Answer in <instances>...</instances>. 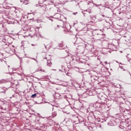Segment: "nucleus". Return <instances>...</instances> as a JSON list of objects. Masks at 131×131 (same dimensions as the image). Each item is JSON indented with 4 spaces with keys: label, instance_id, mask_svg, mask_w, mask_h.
Masks as SVG:
<instances>
[{
    "label": "nucleus",
    "instance_id": "obj_12",
    "mask_svg": "<svg viewBox=\"0 0 131 131\" xmlns=\"http://www.w3.org/2000/svg\"><path fill=\"white\" fill-rule=\"evenodd\" d=\"M28 3H29V2L28 1H27V0H26V1H25L24 2V4L25 5H28Z\"/></svg>",
    "mask_w": 131,
    "mask_h": 131
},
{
    "label": "nucleus",
    "instance_id": "obj_33",
    "mask_svg": "<svg viewBox=\"0 0 131 131\" xmlns=\"http://www.w3.org/2000/svg\"><path fill=\"white\" fill-rule=\"evenodd\" d=\"M77 118H78V117H77Z\"/></svg>",
    "mask_w": 131,
    "mask_h": 131
},
{
    "label": "nucleus",
    "instance_id": "obj_13",
    "mask_svg": "<svg viewBox=\"0 0 131 131\" xmlns=\"http://www.w3.org/2000/svg\"><path fill=\"white\" fill-rule=\"evenodd\" d=\"M2 90H3V91H2V93H6V91H7V89H6V88H3Z\"/></svg>",
    "mask_w": 131,
    "mask_h": 131
},
{
    "label": "nucleus",
    "instance_id": "obj_29",
    "mask_svg": "<svg viewBox=\"0 0 131 131\" xmlns=\"http://www.w3.org/2000/svg\"><path fill=\"white\" fill-rule=\"evenodd\" d=\"M36 35V36L37 37V35Z\"/></svg>",
    "mask_w": 131,
    "mask_h": 131
},
{
    "label": "nucleus",
    "instance_id": "obj_8",
    "mask_svg": "<svg viewBox=\"0 0 131 131\" xmlns=\"http://www.w3.org/2000/svg\"><path fill=\"white\" fill-rule=\"evenodd\" d=\"M126 58H127V60L128 61V62H129V61H130L131 60V54H128L126 56Z\"/></svg>",
    "mask_w": 131,
    "mask_h": 131
},
{
    "label": "nucleus",
    "instance_id": "obj_7",
    "mask_svg": "<svg viewBox=\"0 0 131 131\" xmlns=\"http://www.w3.org/2000/svg\"><path fill=\"white\" fill-rule=\"evenodd\" d=\"M113 47V43H110L108 44L107 49H108L109 50H112Z\"/></svg>",
    "mask_w": 131,
    "mask_h": 131
},
{
    "label": "nucleus",
    "instance_id": "obj_11",
    "mask_svg": "<svg viewBox=\"0 0 131 131\" xmlns=\"http://www.w3.org/2000/svg\"><path fill=\"white\" fill-rule=\"evenodd\" d=\"M91 20H95L96 19V16L94 15L93 16H92L90 15Z\"/></svg>",
    "mask_w": 131,
    "mask_h": 131
},
{
    "label": "nucleus",
    "instance_id": "obj_32",
    "mask_svg": "<svg viewBox=\"0 0 131 131\" xmlns=\"http://www.w3.org/2000/svg\"><path fill=\"white\" fill-rule=\"evenodd\" d=\"M59 71H61V70H59Z\"/></svg>",
    "mask_w": 131,
    "mask_h": 131
},
{
    "label": "nucleus",
    "instance_id": "obj_24",
    "mask_svg": "<svg viewBox=\"0 0 131 131\" xmlns=\"http://www.w3.org/2000/svg\"><path fill=\"white\" fill-rule=\"evenodd\" d=\"M39 37H41V36L40 35H39Z\"/></svg>",
    "mask_w": 131,
    "mask_h": 131
},
{
    "label": "nucleus",
    "instance_id": "obj_10",
    "mask_svg": "<svg viewBox=\"0 0 131 131\" xmlns=\"http://www.w3.org/2000/svg\"><path fill=\"white\" fill-rule=\"evenodd\" d=\"M112 51H117V47L114 46V45H113V47L112 48Z\"/></svg>",
    "mask_w": 131,
    "mask_h": 131
},
{
    "label": "nucleus",
    "instance_id": "obj_30",
    "mask_svg": "<svg viewBox=\"0 0 131 131\" xmlns=\"http://www.w3.org/2000/svg\"><path fill=\"white\" fill-rule=\"evenodd\" d=\"M129 74H130V76H131V74H130V73H129Z\"/></svg>",
    "mask_w": 131,
    "mask_h": 131
},
{
    "label": "nucleus",
    "instance_id": "obj_27",
    "mask_svg": "<svg viewBox=\"0 0 131 131\" xmlns=\"http://www.w3.org/2000/svg\"><path fill=\"white\" fill-rule=\"evenodd\" d=\"M31 45L33 46H34V45H33V44H32Z\"/></svg>",
    "mask_w": 131,
    "mask_h": 131
},
{
    "label": "nucleus",
    "instance_id": "obj_5",
    "mask_svg": "<svg viewBox=\"0 0 131 131\" xmlns=\"http://www.w3.org/2000/svg\"><path fill=\"white\" fill-rule=\"evenodd\" d=\"M100 100V102L101 103H102V104H104L105 103V102L106 101L105 100V98H104V97L102 96L101 98H99Z\"/></svg>",
    "mask_w": 131,
    "mask_h": 131
},
{
    "label": "nucleus",
    "instance_id": "obj_14",
    "mask_svg": "<svg viewBox=\"0 0 131 131\" xmlns=\"http://www.w3.org/2000/svg\"><path fill=\"white\" fill-rule=\"evenodd\" d=\"M36 93H35V94H33V95H32V96H31V98H35V97H36Z\"/></svg>",
    "mask_w": 131,
    "mask_h": 131
},
{
    "label": "nucleus",
    "instance_id": "obj_23",
    "mask_svg": "<svg viewBox=\"0 0 131 131\" xmlns=\"http://www.w3.org/2000/svg\"><path fill=\"white\" fill-rule=\"evenodd\" d=\"M37 71H38V70H36V72H37Z\"/></svg>",
    "mask_w": 131,
    "mask_h": 131
},
{
    "label": "nucleus",
    "instance_id": "obj_18",
    "mask_svg": "<svg viewBox=\"0 0 131 131\" xmlns=\"http://www.w3.org/2000/svg\"><path fill=\"white\" fill-rule=\"evenodd\" d=\"M73 14V15H76V14H77V12H74Z\"/></svg>",
    "mask_w": 131,
    "mask_h": 131
},
{
    "label": "nucleus",
    "instance_id": "obj_3",
    "mask_svg": "<svg viewBox=\"0 0 131 131\" xmlns=\"http://www.w3.org/2000/svg\"><path fill=\"white\" fill-rule=\"evenodd\" d=\"M82 13L84 17H86V15H88V13H89V14H91V13H92V11L85 10H83V11H82Z\"/></svg>",
    "mask_w": 131,
    "mask_h": 131
},
{
    "label": "nucleus",
    "instance_id": "obj_1",
    "mask_svg": "<svg viewBox=\"0 0 131 131\" xmlns=\"http://www.w3.org/2000/svg\"><path fill=\"white\" fill-rule=\"evenodd\" d=\"M95 38L97 39V40H100V39H102V38H104V35L103 34H100L97 32H95V35H94Z\"/></svg>",
    "mask_w": 131,
    "mask_h": 131
},
{
    "label": "nucleus",
    "instance_id": "obj_22",
    "mask_svg": "<svg viewBox=\"0 0 131 131\" xmlns=\"http://www.w3.org/2000/svg\"><path fill=\"white\" fill-rule=\"evenodd\" d=\"M53 124H54V125L56 124V122H53Z\"/></svg>",
    "mask_w": 131,
    "mask_h": 131
},
{
    "label": "nucleus",
    "instance_id": "obj_6",
    "mask_svg": "<svg viewBox=\"0 0 131 131\" xmlns=\"http://www.w3.org/2000/svg\"><path fill=\"white\" fill-rule=\"evenodd\" d=\"M56 116H57V112H54L52 113V116L50 117H51V118H54V117H56Z\"/></svg>",
    "mask_w": 131,
    "mask_h": 131
},
{
    "label": "nucleus",
    "instance_id": "obj_26",
    "mask_svg": "<svg viewBox=\"0 0 131 131\" xmlns=\"http://www.w3.org/2000/svg\"><path fill=\"white\" fill-rule=\"evenodd\" d=\"M121 130H122V128H120V129Z\"/></svg>",
    "mask_w": 131,
    "mask_h": 131
},
{
    "label": "nucleus",
    "instance_id": "obj_4",
    "mask_svg": "<svg viewBox=\"0 0 131 131\" xmlns=\"http://www.w3.org/2000/svg\"><path fill=\"white\" fill-rule=\"evenodd\" d=\"M45 59H46V60H47V66H49V67H51V66H52V65L51 60L48 59V57H45Z\"/></svg>",
    "mask_w": 131,
    "mask_h": 131
},
{
    "label": "nucleus",
    "instance_id": "obj_19",
    "mask_svg": "<svg viewBox=\"0 0 131 131\" xmlns=\"http://www.w3.org/2000/svg\"><path fill=\"white\" fill-rule=\"evenodd\" d=\"M69 73L68 72L67 74H66V75H67L68 76H69Z\"/></svg>",
    "mask_w": 131,
    "mask_h": 131
},
{
    "label": "nucleus",
    "instance_id": "obj_25",
    "mask_svg": "<svg viewBox=\"0 0 131 131\" xmlns=\"http://www.w3.org/2000/svg\"><path fill=\"white\" fill-rule=\"evenodd\" d=\"M8 68H10V66H8Z\"/></svg>",
    "mask_w": 131,
    "mask_h": 131
},
{
    "label": "nucleus",
    "instance_id": "obj_16",
    "mask_svg": "<svg viewBox=\"0 0 131 131\" xmlns=\"http://www.w3.org/2000/svg\"><path fill=\"white\" fill-rule=\"evenodd\" d=\"M40 71H41V72H45V70H42V69H40Z\"/></svg>",
    "mask_w": 131,
    "mask_h": 131
},
{
    "label": "nucleus",
    "instance_id": "obj_21",
    "mask_svg": "<svg viewBox=\"0 0 131 131\" xmlns=\"http://www.w3.org/2000/svg\"><path fill=\"white\" fill-rule=\"evenodd\" d=\"M44 46L45 47V49H47V46L44 44Z\"/></svg>",
    "mask_w": 131,
    "mask_h": 131
},
{
    "label": "nucleus",
    "instance_id": "obj_28",
    "mask_svg": "<svg viewBox=\"0 0 131 131\" xmlns=\"http://www.w3.org/2000/svg\"><path fill=\"white\" fill-rule=\"evenodd\" d=\"M105 64H106V63H107V61H105Z\"/></svg>",
    "mask_w": 131,
    "mask_h": 131
},
{
    "label": "nucleus",
    "instance_id": "obj_2",
    "mask_svg": "<svg viewBox=\"0 0 131 131\" xmlns=\"http://www.w3.org/2000/svg\"><path fill=\"white\" fill-rule=\"evenodd\" d=\"M74 45L75 46H76V47H77L78 48V50H79V49H81L82 50H84V49H85L86 45L84 43H81L79 44H76V45L75 42V43H74Z\"/></svg>",
    "mask_w": 131,
    "mask_h": 131
},
{
    "label": "nucleus",
    "instance_id": "obj_9",
    "mask_svg": "<svg viewBox=\"0 0 131 131\" xmlns=\"http://www.w3.org/2000/svg\"><path fill=\"white\" fill-rule=\"evenodd\" d=\"M6 82H8V81H7V80H5V79L0 80V84H2V83H6Z\"/></svg>",
    "mask_w": 131,
    "mask_h": 131
},
{
    "label": "nucleus",
    "instance_id": "obj_17",
    "mask_svg": "<svg viewBox=\"0 0 131 131\" xmlns=\"http://www.w3.org/2000/svg\"><path fill=\"white\" fill-rule=\"evenodd\" d=\"M101 16H102V17H103V18H107V16H105L104 15H102Z\"/></svg>",
    "mask_w": 131,
    "mask_h": 131
},
{
    "label": "nucleus",
    "instance_id": "obj_20",
    "mask_svg": "<svg viewBox=\"0 0 131 131\" xmlns=\"http://www.w3.org/2000/svg\"><path fill=\"white\" fill-rule=\"evenodd\" d=\"M75 39H77V38L76 37V36H75Z\"/></svg>",
    "mask_w": 131,
    "mask_h": 131
},
{
    "label": "nucleus",
    "instance_id": "obj_34",
    "mask_svg": "<svg viewBox=\"0 0 131 131\" xmlns=\"http://www.w3.org/2000/svg\"><path fill=\"white\" fill-rule=\"evenodd\" d=\"M7 73V74H8V73H9V72H8V73Z\"/></svg>",
    "mask_w": 131,
    "mask_h": 131
},
{
    "label": "nucleus",
    "instance_id": "obj_31",
    "mask_svg": "<svg viewBox=\"0 0 131 131\" xmlns=\"http://www.w3.org/2000/svg\"><path fill=\"white\" fill-rule=\"evenodd\" d=\"M103 18H102V19L101 20H103Z\"/></svg>",
    "mask_w": 131,
    "mask_h": 131
},
{
    "label": "nucleus",
    "instance_id": "obj_15",
    "mask_svg": "<svg viewBox=\"0 0 131 131\" xmlns=\"http://www.w3.org/2000/svg\"><path fill=\"white\" fill-rule=\"evenodd\" d=\"M59 47L60 48H62V47H63V44H62V43H60V44H59Z\"/></svg>",
    "mask_w": 131,
    "mask_h": 131
}]
</instances>
